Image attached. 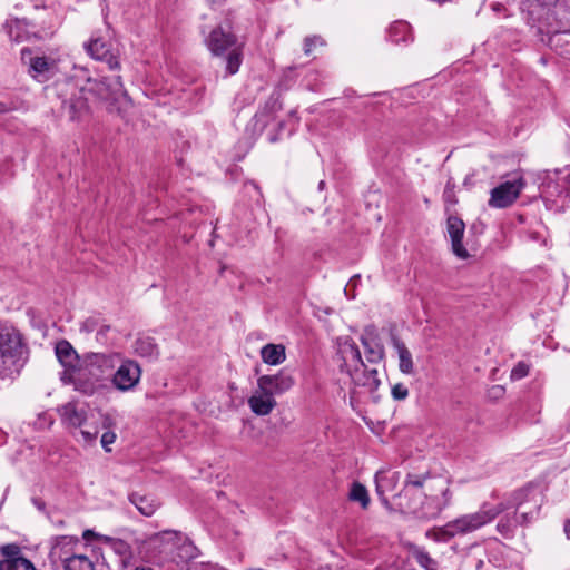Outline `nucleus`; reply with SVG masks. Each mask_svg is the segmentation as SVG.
I'll use <instances>...</instances> for the list:
<instances>
[{"label": "nucleus", "instance_id": "17", "mask_svg": "<svg viewBox=\"0 0 570 570\" xmlns=\"http://www.w3.org/2000/svg\"><path fill=\"white\" fill-rule=\"evenodd\" d=\"M340 355L343 361L341 365L342 371L345 370L348 373L350 368L365 367L361 351L351 337H346L342 343Z\"/></svg>", "mask_w": 570, "mask_h": 570}, {"label": "nucleus", "instance_id": "46", "mask_svg": "<svg viewBox=\"0 0 570 570\" xmlns=\"http://www.w3.org/2000/svg\"><path fill=\"white\" fill-rule=\"evenodd\" d=\"M114 550L116 553L120 556H129L130 547L122 540H114L112 541Z\"/></svg>", "mask_w": 570, "mask_h": 570}, {"label": "nucleus", "instance_id": "5", "mask_svg": "<svg viewBox=\"0 0 570 570\" xmlns=\"http://www.w3.org/2000/svg\"><path fill=\"white\" fill-rule=\"evenodd\" d=\"M87 94L95 95L101 100L119 101L128 99V94L124 87L120 76L104 77L102 79H88L83 87Z\"/></svg>", "mask_w": 570, "mask_h": 570}, {"label": "nucleus", "instance_id": "20", "mask_svg": "<svg viewBox=\"0 0 570 570\" xmlns=\"http://www.w3.org/2000/svg\"><path fill=\"white\" fill-rule=\"evenodd\" d=\"M557 179L553 185H549L547 194L549 196H557L563 198L561 206L567 205V200L570 203V167L562 170L556 171Z\"/></svg>", "mask_w": 570, "mask_h": 570}, {"label": "nucleus", "instance_id": "34", "mask_svg": "<svg viewBox=\"0 0 570 570\" xmlns=\"http://www.w3.org/2000/svg\"><path fill=\"white\" fill-rule=\"evenodd\" d=\"M430 476L431 474L429 471L421 474L409 472L403 485V495H407L410 490L419 489L422 491L425 481L430 479Z\"/></svg>", "mask_w": 570, "mask_h": 570}, {"label": "nucleus", "instance_id": "60", "mask_svg": "<svg viewBox=\"0 0 570 570\" xmlns=\"http://www.w3.org/2000/svg\"><path fill=\"white\" fill-rule=\"evenodd\" d=\"M4 110L3 105L0 102V112H3Z\"/></svg>", "mask_w": 570, "mask_h": 570}, {"label": "nucleus", "instance_id": "22", "mask_svg": "<svg viewBox=\"0 0 570 570\" xmlns=\"http://www.w3.org/2000/svg\"><path fill=\"white\" fill-rule=\"evenodd\" d=\"M391 342L399 356L400 371L406 375L413 374L414 363L410 350L394 333L391 334Z\"/></svg>", "mask_w": 570, "mask_h": 570}, {"label": "nucleus", "instance_id": "15", "mask_svg": "<svg viewBox=\"0 0 570 570\" xmlns=\"http://www.w3.org/2000/svg\"><path fill=\"white\" fill-rule=\"evenodd\" d=\"M446 230L451 239V248L453 254L461 259L469 258L470 254L463 245V236L465 230L464 222L455 215H449L446 218Z\"/></svg>", "mask_w": 570, "mask_h": 570}, {"label": "nucleus", "instance_id": "48", "mask_svg": "<svg viewBox=\"0 0 570 570\" xmlns=\"http://www.w3.org/2000/svg\"><path fill=\"white\" fill-rule=\"evenodd\" d=\"M31 501H32L33 505L38 510H40V511H45L46 510V503H45V501L42 499H40V498H32Z\"/></svg>", "mask_w": 570, "mask_h": 570}, {"label": "nucleus", "instance_id": "50", "mask_svg": "<svg viewBox=\"0 0 570 570\" xmlns=\"http://www.w3.org/2000/svg\"><path fill=\"white\" fill-rule=\"evenodd\" d=\"M491 7L495 12H501L504 9V6L500 2H494Z\"/></svg>", "mask_w": 570, "mask_h": 570}, {"label": "nucleus", "instance_id": "58", "mask_svg": "<svg viewBox=\"0 0 570 570\" xmlns=\"http://www.w3.org/2000/svg\"><path fill=\"white\" fill-rule=\"evenodd\" d=\"M33 37L37 38V39H42L45 36L38 35V33L33 32Z\"/></svg>", "mask_w": 570, "mask_h": 570}, {"label": "nucleus", "instance_id": "52", "mask_svg": "<svg viewBox=\"0 0 570 570\" xmlns=\"http://www.w3.org/2000/svg\"><path fill=\"white\" fill-rule=\"evenodd\" d=\"M31 53H32V51H31V49H30V48H27V47H26V48H22V49H21V59H22V60H24V59H26V57H27V55H29V56H30Z\"/></svg>", "mask_w": 570, "mask_h": 570}, {"label": "nucleus", "instance_id": "45", "mask_svg": "<svg viewBox=\"0 0 570 570\" xmlns=\"http://www.w3.org/2000/svg\"><path fill=\"white\" fill-rule=\"evenodd\" d=\"M80 434L83 439V441L87 443V444H92L96 442L97 440V436L99 434V430L98 429H94V430H89V429H82L80 431Z\"/></svg>", "mask_w": 570, "mask_h": 570}, {"label": "nucleus", "instance_id": "1", "mask_svg": "<svg viewBox=\"0 0 570 570\" xmlns=\"http://www.w3.org/2000/svg\"><path fill=\"white\" fill-rule=\"evenodd\" d=\"M541 505L542 495L538 488L527 485L511 493L504 502L495 505L483 503L476 512L461 515L448 522L444 527L435 530V539L448 541L455 535L476 531L509 509H514L519 525L525 527L538 518Z\"/></svg>", "mask_w": 570, "mask_h": 570}, {"label": "nucleus", "instance_id": "16", "mask_svg": "<svg viewBox=\"0 0 570 570\" xmlns=\"http://www.w3.org/2000/svg\"><path fill=\"white\" fill-rule=\"evenodd\" d=\"M361 343L365 350V356L368 363L376 364L384 358V346L380 343L374 325L365 327L361 336Z\"/></svg>", "mask_w": 570, "mask_h": 570}, {"label": "nucleus", "instance_id": "59", "mask_svg": "<svg viewBox=\"0 0 570 570\" xmlns=\"http://www.w3.org/2000/svg\"><path fill=\"white\" fill-rule=\"evenodd\" d=\"M65 524L63 520L58 521L57 525L62 527Z\"/></svg>", "mask_w": 570, "mask_h": 570}, {"label": "nucleus", "instance_id": "23", "mask_svg": "<svg viewBox=\"0 0 570 570\" xmlns=\"http://www.w3.org/2000/svg\"><path fill=\"white\" fill-rule=\"evenodd\" d=\"M135 354L148 360H157L160 352L154 337L139 335L132 345Z\"/></svg>", "mask_w": 570, "mask_h": 570}, {"label": "nucleus", "instance_id": "30", "mask_svg": "<svg viewBox=\"0 0 570 570\" xmlns=\"http://www.w3.org/2000/svg\"><path fill=\"white\" fill-rule=\"evenodd\" d=\"M558 1L559 0H535V4L530 11V14L533 19L538 21L544 20L549 26H552V22H550V11Z\"/></svg>", "mask_w": 570, "mask_h": 570}, {"label": "nucleus", "instance_id": "3", "mask_svg": "<svg viewBox=\"0 0 570 570\" xmlns=\"http://www.w3.org/2000/svg\"><path fill=\"white\" fill-rule=\"evenodd\" d=\"M206 43L210 52L217 57H225V68L228 75H235L242 65V48L237 43V37L217 27L209 33Z\"/></svg>", "mask_w": 570, "mask_h": 570}, {"label": "nucleus", "instance_id": "32", "mask_svg": "<svg viewBox=\"0 0 570 570\" xmlns=\"http://www.w3.org/2000/svg\"><path fill=\"white\" fill-rule=\"evenodd\" d=\"M63 570H96L94 561L85 553L77 552L63 566Z\"/></svg>", "mask_w": 570, "mask_h": 570}, {"label": "nucleus", "instance_id": "44", "mask_svg": "<svg viewBox=\"0 0 570 570\" xmlns=\"http://www.w3.org/2000/svg\"><path fill=\"white\" fill-rule=\"evenodd\" d=\"M529 374V366L523 363L519 362L511 371V379L512 380H521Z\"/></svg>", "mask_w": 570, "mask_h": 570}, {"label": "nucleus", "instance_id": "53", "mask_svg": "<svg viewBox=\"0 0 570 570\" xmlns=\"http://www.w3.org/2000/svg\"><path fill=\"white\" fill-rule=\"evenodd\" d=\"M268 140H269V142H276L278 140V135L277 134L271 135L268 137Z\"/></svg>", "mask_w": 570, "mask_h": 570}, {"label": "nucleus", "instance_id": "10", "mask_svg": "<svg viewBox=\"0 0 570 570\" xmlns=\"http://www.w3.org/2000/svg\"><path fill=\"white\" fill-rule=\"evenodd\" d=\"M295 385V377L288 367H283L276 374L262 375L257 379L259 391H267L273 396L282 395Z\"/></svg>", "mask_w": 570, "mask_h": 570}, {"label": "nucleus", "instance_id": "61", "mask_svg": "<svg viewBox=\"0 0 570 570\" xmlns=\"http://www.w3.org/2000/svg\"><path fill=\"white\" fill-rule=\"evenodd\" d=\"M324 185H325V183L322 180L318 186H320V188H323Z\"/></svg>", "mask_w": 570, "mask_h": 570}, {"label": "nucleus", "instance_id": "11", "mask_svg": "<svg viewBox=\"0 0 570 570\" xmlns=\"http://www.w3.org/2000/svg\"><path fill=\"white\" fill-rule=\"evenodd\" d=\"M141 377V367L134 360H125L114 373L112 385L120 392L132 391Z\"/></svg>", "mask_w": 570, "mask_h": 570}, {"label": "nucleus", "instance_id": "8", "mask_svg": "<svg viewBox=\"0 0 570 570\" xmlns=\"http://www.w3.org/2000/svg\"><path fill=\"white\" fill-rule=\"evenodd\" d=\"M525 183L522 177L508 180L491 190L489 206L493 208H505L511 206L519 197Z\"/></svg>", "mask_w": 570, "mask_h": 570}, {"label": "nucleus", "instance_id": "12", "mask_svg": "<svg viewBox=\"0 0 570 570\" xmlns=\"http://www.w3.org/2000/svg\"><path fill=\"white\" fill-rule=\"evenodd\" d=\"M0 570H36L33 563L23 557L20 546L8 543L0 548Z\"/></svg>", "mask_w": 570, "mask_h": 570}, {"label": "nucleus", "instance_id": "2", "mask_svg": "<svg viewBox=\"0 0 570 570\" xmlns=\"http://www.w3.org/2000/svg\"><path fill=\"white\" fill-rule=\"evenodd\" d=\"M23 347L20 332L13 326L0 323V377L19 372Z\"/></svg>", "mask_w": 570, "mask_h": 570}, {"label": "nucleus", "instance_id": "41", "mask_svg": "<svg viewBox=\"0 0 570 570\" xmlns=\"http://www.w3.org/2000/svg\"><path fill=\"white\" fill-rule=\"evenodd\" d=\"M454 187L455 185L451 180H449L445 185L442 197L446 205L453 206L458 203V198L454 193Z\"/></svg>", "mask_w": 570, "mask_h": 570}, {"label": "nucleus", "instance_id": "54", "mask_svg": "<svg viewBox=\"0 0 570 570\" xmlns=\"http://www.w3.org/2000/svg\"><path fill=\"white\" fill-rule=\"evenodd\" d=\"M209 2L214 6H220L225 2V0H209Z\"/></svg>", "mask_w": 570, "mask_h": 570}, {"label": "nucleus", "instance_id": "14", "mask_svg": "<svg viewBox=\"0 0 570 570\" xmlns=\"http://www.w3.org/2000/svg\"><path fill=\"white\" fill-rule=\"evenodd\" d=\"M58 72V61L53 58L41 56L30 57L28 62V73L38 82H46L53 78Z\"/></svg>", "mask_w": 570, "mask_h": 570}, {"label": "nucleus", "instance_id": "6", "mask_svg": "<svg viewBox=\"0 0 570 570\" xmlns=\"http://www.w3.org/2000/svg\"><path fill=\"white\" fill-rule=\"evenodd\" d=\"M60 112L70 121H81L90 114L86 89L71 86L61 99Z\"/></svg>", "mask_w": 570, "mask_h": 570}, {"label": "nucleus", "instance_id": "24", "mask_svg": "<svg viewBox=\"0 0 570 570\" xmlns=\"http://www.w3.org/2000/svg\"><path fill=\"white\" fill-rule=\"evenodd\" d=\"M556 21L558 28L551 30L554 36L561 32V28L570 24V0H559L550 11V22Z\"/></svg>", "mask_w": 570, "mask_h": 570}, {"label": "nucleus", "instance_id": "49", "mask_svg": "<svg viewBox=\"0 0 570 570\" xmlns=\"http://www.w3.org/2000/svg\"><path fill=\"white\" fill-rule=\"evenodd\" d=\"M95 537H97V534L95 533V531H94V530H89V529H88V530H85V531H83L82 538H83L85 540H90L91 538H95Z\"/></svg>", "mask_w": 570, "mask_h": 570}, {"label": "nucleus", "instance_id": "40", "mask_svg": "<svg viewBox=\"0 0 570 570\" xmlns=\"http://www.w3.org/2000/svg\"><path fill=\"white\" fill-rule=\"evenodd\" d=\"M417 563L426 570H436L438 562L428 552L420 551L415 556Z\"/></svg>", "mask_w": 570, "mask_h": 570}, {"label": "nucleus", "instance_id": "13", "mask_svg": "<svg viewBox=\"0 0 570 570\" xmlns=\"http://www.w3.org/2000/svg\"><path fill=\"white\" fill-rule=\"evenodd\" d=\"M86 52L95 60L106 62L110 70L120 68L118 56L111 50L110 43L102 38H92L83 45Z\"/></svg>", "mask_w": 570, "mask_h": 570}, {"label": "nucleus", "instance_id": "35", "mask_svg": "<svg viewBox=\"0 0 570 570\" xmlns=\"http://www.w3.org/2000/svg\"><path fill=\"white\" fill-rule=\"evenodd\" d=\"M348 499L358 502L363 509H367L370 504V495L367 489L362 483L354 481L348 492Z\"/></svg>", "mask_w": 570, "mask_h": 570}, {"label": "nucleus", "instance_id": "47", "mask_svg": "<svg viewBox=\"0 0 570 570\" xmlns=\"http://www.w3.org/2000/svg\"><path fill=\"white\" fill-rule=\"evenodd\" d=\"M158 537L161 538V540H179L180 539V532L178 531H171L166 530L158 534Z\"/></svg>", "mask_w": 570, "mask_h": 570}, {"label": "nucleus", "instance_id": "27", "mask_svg": "<svg viewBox=\"0 0 570 570\" xmlns=\"http://www.w3.org/2000/svg\"><path fill=\"white\" fill-rule=\"evenodd\" d=\"M261 357L268 365H279L286 360L285 346L268 343L261 348Z\"/></svg>", "mask_w": 570, "mask_h": 570}, {"label": "nucleus", "instance_id": "56", "mask_svg": "<svg viewBox=\"0 0 570 570\" xmlns=\"http://www.w3.org/2000/svg\"><path fill=\"white\" fill-rule=\"evenodd\" d=\"M284 127H285L284 121L278 122V125H277L278 131H282L284 129Z\"/></svg>", "mask_w": 570, "mask_h": 570}, {"label": "nucleus", "instance_id": "9", "mask_svg": "<svg viewBox=\"0 0 570 570\" xmlns=\"http://www.w3.org/2000/svg\"><path fill=\"white\" fill-rule=\"evenodd\" d=\"M80 539L75 535H56L50 539L49 559L52 564L63 566L77 552Z\"/></svg>", "mask_w": 570, "mask_h": 570}, {"label": "nucleus", "instance_id": "33", "mask_svg": "<svg viewBox=\"0 0 570 570\" xmlns=\"http://www.w3.org/2000/svg\"><path fill=\"white\" fill-rule=\"evenodd\" d=\"M114 425H115V422L110 415H102L101 426H102V429H105L107 431H105L102 433V435L100 438V443H101L102 449L108 453L111 452V449L109 448V445L112 444L117 439L116 433L114 431H111V428Z\"/></svg>", "mask_w": 570, "mask_h": 570}, {"label": "nucleus", "instance_id": "42", "mask_svg": "<svg viewBox=\"0 0 570 570\" xmlns=\"http://www.w3.org/2000/svg\"><path fill=\"white\" fill-rule=\"evenodd\" d=\"M244 190L259 205L263 198L262 191L255 181H247L244 184Z\"/></svg>", "mask_w": 570, "mask_h": 570}, {"label": "nucleus", "instance_id": "51", "mask_svg": "<svg viewBox=\"0 0 570 570\" xmlns=\"http://www.w3.org/2000/svg\"><path fill=\"white\" fill-rule=\"evenodd\" d=\"M563 530L568 539H570V519L564 521Z\"/></svg>", "mask_w": 570, "mask_h": 570}, {"label": "nucleus", "instance_id": "28", "mask_svg": "<svg viewBox=\"0 0 570 570\" xmlns=\"http://www.w3.org/2000/svg\"><path fill=\"white\" fill-rule=\"evenodd\" d=\"M56 356L61 365L66 368L72 367L73 363L77 361L78 355L72 347V345L66 341L61 340L56 344Z\"/></svg>", "mask_w": 570, "mask_h": 570}, {"label": "nucleus", "instance_id": "4", "mask_svg": "<svg viewBox=\"0 0 570 570\" xmlns=\"http://www.w3.org/2000/svg\"><path fill=\"white\" fill-rule=\"evenodd\" d=\"M112 357V355L106 354H94L92 356H90L87 365L82 368H79L72 375L71 380L75 390L85 395L95 394L99 387V379L98 376L89 377L88 374H92L91 367H99L101 365H108L109 363H111Z\"/></svg>", "mask_w": 570, "mask_h": 570}, {"label": "nucleus", "instance_id": "21", "mask_svg": "<svg viewBox=\"0 0 570 570\" xmlns=\"http://www.w3.org/2000/svg\"><path fill=\"white\" fill-rule=\"evenodd\" d=\"M248 405L253 413L259 416L268 415L277 405L275 397L267 391L256 392L248 399Z\"/></svg>", "mask_w": 570, "mask_h": 570}, {"label": "nucleus", "instance_id": "55", "mask_svg": "<svg viewBox=\"0 0 570 570\" xmlns=\"http://www.w3.org/2000/svg\"><path fill=\"white\" fill-rule=\"evenodd\" d=\"M108 330H109V326H102V327L98 331V335H102V334H105Z\"/></svg>", "mask_w": 570, "mask_h": 570}, {"label": "nucleus", "instance_id": "19", "mask_svg": "<svg viewBox=\"0 0 570 570\" xmlns=\"http://www.w3.org/2000/svg\"><path fill=\"white\" fill-rule=\"evenodd\" d=\"M348 375L356 385L364 386L370 392H375L381 384L377 370L367 368L366 365L365 367L350 368Z\"/></svg>", "mask_w": 570, "mask_h": 570}, {"label": "nucleus", "instance_id": "57", "mask_svg": "<svg viewBox=\"0 0 570 570\" xmlns=\"http://www.w3.org/2000/svg\"><path fill=\"white\" fill-rule=\"evenodd\" d=\"M135 570H153L149 567H137Z\"/></svg>", "mask_w": 570, "mask_h": 570}, {"label": "nucleus", "instance_id": "37", "mask_svg": "<svg viewBox=\"0 0 570 570\" xmlns=\"http://www.w3.org/2000/svg\"><path fill=\"white\" fill-rule=\"evenodd\" d=\"M423 494L424 493L421 490L415 489V490H410V493L407 495H403V489H402L401 492L397 494L399 505L409 512L407 504H410V503L419 504L421 499H423Z\"/></svg>", "mask_w": 570, "mask_h": 570}, {"label": "nucleus", "instance_id": "43", "mask_svg": "<svg viewBox=\"0 0 570 570\" xmlns=\"http://www.w3.org/2000/svg\"><path fill=\"white\" fill-rule=\"evenodd\" d=\"M391 394L395 401H403L409 396V389L403 383H396L392 386Z\"/></svg>", "mask_w": 570, "mask_h": 570}, {"label": "nucleus", "instance_id": "7", "mask_svg": "<svg viewBox=\"0 0 570 570\" xmlns=\"http://www.w3.org/2000/svg\"><path fill=\"white\" fill-rule=\"evenodd\" d=\"M419 504L410 503L409 512L419 519L431 520L440 515L442 510L446 508L452 500V492L446 485L441 490V497L439 495H424Z\"/></svg>", "mask_w": 570, "mask_h": 570}, {"label": "nucleus", "instance_id": "18", "mask_svg": "<svg viewBox=\"0 0 570 570\" xmlns=\"http://www.w3.org/2000/svg\"><path fill=\"white\" fill-rule=\"evenodd\" d=\"M57 412L60 416L61 422L71 428H81L87 420V412L85 409L79 407L78 402L70 401L59 407Z\"/></svg>", "mask_w": 570, "mask_h": 570}, {"label": "nucleus", "instance_id": "62", "mask_svg": "<svg viewBox=\"0 0 570 570\" xmlns=\"http://www.w3.org/2000/svg\"><path fill=\"white\" fill-rule=\"evenodd\" d=\"M49 35H50V36H51V35H53V31L46 32V35H45V36H49Z\"/></svg>", "mask_w": 570, "mask_h": 570}, {"label": "nucleus", "instance_id": "39", "mask_svg": "<svg viewBox=\"0 0 570 570\" xmlns=\"http://www.w3.org/2000/svg\"><path fill=\"white\" fill-rule=\"evenodd\" d=\"M282 108L281 95L278 92H273L268 99L266 100L263 111L267 114H273Z\"/></svg>", "mask_w": 570, "mask_h": 570}, {"label": "nucleus", "instance_id": "25", "mask_svg": "<svg viewBox=\"0 0 570 570\" xmlns=\"http://www.w3.org/2000/svg\"><path fill=\"white\" fill-rule=\"evenodd\" d=\"M128 499L145 517H151L160 507V502L149 494L132 492L129 494Z\"/></svg>", "mask_w": 570, "mask_h": 570}, {"label": "nucleus", "instance_id": "26", "mask_svg": "<svg viewBox=\"0 0 570 570\" xmlns=\"http://www.w3.org/2000/svg\"><path fill=\"white\" fill-rule=\"evenodd\" d=\"M387 39L394 45L412 41L411 27L405 21H395L387 29Z\"/></svg>", "mask_w": 570, "mask_h": 570}, {"label": "nucleus", "instance_id": "36", "mask_svg": "<svg viewBox=\"0 0 570 570\" xmlns=\"http://www.w3.org/2000/svg\"><path fill=\"white\" fill-rule=\"evenodd\" d=\"M177 550H178V552H177L178 559H176V558L174 559V561L177 564L185 563L196 557V553H195L196 547L189 541H185L181 544H179Z\"/></svg>", "mask_w": 570, "mask_h": 570}, {"label": "nucleus", "instance_id": "31", "mask_svg": "<svg viewBox=\"0 0 570 570\" xmlns=\"http://www.w3.org/2000/svg\"><path fill=\"white\" fill-rule=\"evenodd\" d=\"M518 517L513 514H505L500 518V520L497 523V531L504 538V539H512L515 534V530L518 528Z\"/></svg>", "mask_w": 570, "mask_h": 570}, {"label": "nucleus", "instance_id": "29", "mask_svg": "<svg viewBox=\"0 0 570 570\" xmlns=\"http://www.w3.org/2000/svg\"><path fill=\"white\" fill-rule=\"evenodd\" d=\"M29 23L24 19H16L8 26V36L12 41L22 42L30 39Z\"/></svg>", "mask_w": 570, "mask_h": 570}, {"label": "nucleus", "instance_id": "38", "mask_svg": "<svg viewBox=\"0 0 570 570\" xmlns=\"http://www.w3.org/2000/svg\"><path fill=\"white\" fill-rule=\"evenodd\" d=\"M325 45H326V42L321 36H317V35L308 36L304 39V46H303L304 53L306 56H311L316 47H323Z\"/></svg>", "mask_w": 570, "mask_h": 570}]
</instances>
